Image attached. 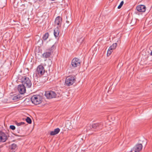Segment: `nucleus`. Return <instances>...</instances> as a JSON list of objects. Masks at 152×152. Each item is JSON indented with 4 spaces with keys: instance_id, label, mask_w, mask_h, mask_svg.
<instances>
[{
    "instance_id": "obj_1",
    "label": "nucleus",
    "mask_w": 152,
    "mask_h": 152,
    "mask_svg": "<svg viewBox=\"0 0 152 152\" xmlns=\"http://www.w3.org/2000/svg\"><path fill=\"white\" fill-rule=\"evenodd\" d=\"M139 142V143L135 145L132 149V152H139L142 148V145H146L147 143L146 140L145 138L140 140Z\"/></svg>"
},
{
    "instance_id": "obj_23",
    "label": "nucleus",
    "mask_w": 152,
    "mask_h": 152,
    "mask_svg": "<svg viewBox=\"0 0 152 152\" xmlns=\"http://www.w3.org/2000/svg\"><path fill=\"white\" fill-rule=\"evenodd\" d=\"M112 51V50H109V48L107 53V56H109L111 54Z\"/></svg>"
},
{
    "instance_id": "obj_20",
    "label": "nucleus",
    "mask_w": 152,
    "mask_h": 152,
    "mask_svg": "<svg viewBox=\"0 0 152 152\" xmlns=\"http://www.w3.org/2000/svg\"><path fill=\"white\" fill-rule=\"evenodd\" d=\"M56 47L55 46V45H53L52 46V47L50 48L48 50L50 52H51V53H53V50Z\"/></svg>"
},
{
    "instance_id": "obj_19",
    "label": "nucleus",
    "mask_w": 152,
    "mask_h": 152,
    "mask_svg": "<svg viewBox=\"0 0 152 152\" xmlns=\"http://www.w3.org/2000/svg\"><path fill=\"white\" fill-rule=\"evenodd\" d=\"M49 33L48 32L45 33L42 39L44 40H46L48 38L49 36Z\"/></svg>"
},
{
    "instance_id": "obj_17",
    "label": "nucleus",
    "mask_w": 152,
    "mask_h": 152,
    "mask_svg": "<svg viewBox=\"0 0 152 152\" xmlns=\"http://www.w3.org/2000/svg\"><path fill=\"white\" fill-rule=\"evenodd\" d=\"M117 45V44L116 43L113 44L112 45L110 46L109 47V50H113L115 49Z\"/></svg>"
},
{
    "instance_id": "obj_8",
    "label": "nucleus",
    "mask_w": 152,
    "mask_h": 152,
    "mask_svg": "<svg viewBox=\"0 0 152 152\" xmlns=\"http://www.w3.org/2000/svg\"><path fill=\"white\" fill-rule=\"evenodd\" d=\"M56 95V94L55 92L52 91H46L45 94V96L48 99H51L55 98Z\"/></svg>"
},
{
    "instance_id": "obj_28",
    "label": "nucleus",
    "mask_w": 152,
    "mask_h": 152,
    "mask_svg": "<svg viewBox=\"0 0 152 152\" xmlns=\"http://www.w3.org/2000/svg\"><path fill=\"white\" fill-rule=\"evenodd\" d=\"M15 124L18 126V123L17 121H15Z\"/></svg>"
},
{
    "instance_id": "obj_14",
    "label": "nucleus",
    "mask_w": 152,
    "mask_h": 152,
    "mask_svg": "<svg viewBox=\"0 0 152 152\" xmlns=\"http://www.w3.org/2000/svg\"><path fill=\"white\" fill-rule=\"evenodd\" d=\"M52 53L51 52L48 51L42 54V57L45 58H49Z\"/></svg>"
},
{
    "instance_id": "obj_6",
    "label": "nucleus",
    "mask_w": 152,
    "mask_h": 152,
    "mask_svg": "<svg viewBox=\"0 0 152 152\" xmlns=\"http://www.w3.org/2000/svg\"><path fill=\"white\" fill-rule=\"evenodd\" d=\"M81 63V61L79 59L75 58L72 61V66L74 68L77 67L80 65Z\"/></svg>"
},
{
    "instance_id": "obj_11",
    "label": "nucleus",
    "mask_w": 152,
    "mask_h": 152,
    "mask_svg": "<svg viewBox=\"0 0 152 152\" xmlns=\"http://www.w3.org/2000/svg\"><path fill=\"white\" fill-rule=\"evenodd\" d=\"M26 87L24 85L22 84H20L18 86V89L21 94H24L26 91Z\"/></svg>"
},
{
    "instance_id": "obj_22",
    "label": "nucleus",
    "mask_w": 152,
    "mask_h": 152,
    "mask_svg": "<svg viewBox=\"0 0 152 152\" xmlns=\"http://www.w3.org/2000/svg\"><path fill=\"white\" fill-rule=\"evenodd\" d=\"M124 4V1H122L120 3L119 5L118 6V9H120Z\"/></svg>"
},
{
    "instance_id": "obj_24",
    "label": "nucleus",
    "mask_w": 152,
    "mask_h": 152,
    "mask_svg": "<svg viewBox=\"0 0 152 152\" xmlns=\"http://www.w3.org/2000/svg\"><path fill=\"white\" fill-rule=\"evenodd\" d=\"M10 128L12 130H14L15 129V127L14 125H10Z\"/></svg>"
},
{
    "instance_id": "obj_18",
    "label": "nucleus",
    "mask_w": 152,
    "mask_h": 152,
    "mask_svg": "<svg viewBox=\"0 0 152 152\" xmlns=\"http://www.w3.org/2000/svg\"><path fill=\"white\" fill-rule=\"evenodd\" d=\"M17 147V145L14 143L12 144L10 146V148L13 151L15 150Z\"/></svg>"
},
{
    "instance_id": "obj_10",
    "label": "nucleus",
    "mask_w": 152,
    "mask_h": 152,
    "mask_svg": "<svg viewBox=\"0 0 152 152\" xmlns=\"http://www.w3.org/2000/svg\"><path fill=\"white\" fill-rule=\"evenodd\" d=\"M7 138V136L5 133L0 131V142H5Z\"/></svg>"
},
{
    "instance_id": "obj_4",
    "label": "nucleus",
    "mask_w": 152,
    "mask_h": 152,
    "mask_svg": "<svg viewBox=\"0 0 152 152\" xmlns=\"http://www.w3.org/2000/svg\"><path fill=\"white\" fill-rule=\"evenodd\" d=\"M75 80L74 77L69 76L66 78L65 84L67 86H69L72 85L75 82Z\"/></svg>"
},
{
    "instance_id": "obj_27",
    "label": "nucleus",
    "mask_w": 152,
    "mask_h": 152,
    "mask_svg": "<svg viewBox=\"0 0 152 152\" xmlns=\"http://www.w3.org/2000/svg\"><path fill=\"white\" fill-rule=\"evenodd\" d=\"M150 49H152V46H150ZM150 55L151 56H152V50L151 51V53H150Z\"/></svg>"
},
{
    "instance_id": "obj_29",
    "label": "nucleus",
    "mask_w": 152,
    "mask_h": 152,
    "mask_svg": "<svg viewBox=\"0 0 152 152\" xmlns=\"http://www.w3.org/2000/svg\"><path fill=\"white\" fill-rule=\"evenodd\" d=\"M6 0H4V5H5L6 4Z\"/></svg>"
},
{
    "instance_id": "obj_16",
    "label": "nucleus",
    "mask_w": 152,
    "mask_h": 152,
    "mask_svg": "<svg viewBox=\"0 0 152 152\" xmlns=\"http://www.w3.org/2000/svg\"><path fill=\"white\" fill-rule=\"evenodd\" d=\"M22 97L20 96V94H18L17 95L15 96L12 98V100L15 101H17L20 99H22Z\"/></svg>"
},
{
    "instance_id": "obj_2",
    "label": "nucleus",
    "mask_w": 152,
    "mask_h": 152,
    "mask_svg": "<svg viewBox=\"0 0 152 152\" xmlns=\"http://www.w3.org/2000/svg\"><path fill=\"white\" fill-rule=\"evenodd\" d=\"M20 82L26 88H31L32 83L31 80L28 77L25 76H20L19 77Z\"/></svg>"
},
{
    "instance_id": "obj_21",
    "label": "nucleus",
    "mask_w": 152,
    "mask_h": 152,
    "mask_svg": "<svg viewBox=\"0 0 152 152\" xmlns=\"http://www.w3.org/2000/svg\"><path fill=\"white\" fill-rule=\"evenodd\" d=\"M26 122L29 124H31L32 123V121L31 119L29 117H28L26 119Z\"/></svg>"
},
{
    "instance_id": "obj_31",
    "label": "nucleus",
    "mask_w": 152,
    "mask_h": 152,
    "mask_svg": "<svg viewBox=\"0 0 152 152\" xmlns=\"http://www.w3.org/2000/svg\"><path fill=\"white\" fill-rule=\"evenodd\" d=\"M17 131H18L17 132H18V133H19V131H20V130H17Z\"/></svg>"
},
{
    "instance_id": "obj_13",
    "label": "nucleus",
    "mask_w": 152,
    "mask_h": 152,
    "mask_svg": "<svg viewBox=\"0 0 152 152\" xmlns=\"http://www.w3.org/2000/svg\"><path fill=\"white\" fill-rule=\"evenodd\" d=\"M59 33V29L57 26L56 28L54 29V35L56 38L58 37Z\"/></svg>"
},
{
    "instance_id": "obj_3",
    "label": "nucleus",
    "mask_w": 152,
    "mask_h": 152,
    "mask_svg": "<svg viewBox=\"0 0 152 152\" xmlns=\"http://www.w3.org/2000/svg\"><path fill=\"white\" fill-rule=\"evenodd\" d=\"M42 97L39 95H33L31 98L32 103L35 105L40 104L42 102Z\"/></svg>"
},
{
    "instance_id": "obj_9",
    "label": "nucleus",
    "mask_w": 152,
    "mask_h": 152,
    "mask_svg": "<svg viewBox=\"0 0 152 152\" xmlns=\"http://www.w3.org/2000/svg\"><path fill=\"white\" fill-rule=\"evenodd\" d=\"M92 128L96 129V131L101 130L103 127V124L101 123L93 124L91 125Z\"/></svg>"
},
{
    "instance_id": "obj_12",
    "label": "nucleus",
    "mask_w": 152,
    "mask_h": 152,
    "mask_svg": "<svg viewBox=\"0 0 152 152\" xmlns=\"http://www.w3.org/2000/svg\"><path fill=\"white\" fill-rule=\"evenodd\" d=\"M62 22V18L60 16H58L55 19V24L57 25L58 26L60 27Z\"/></svg>"
},
{
    "instance_id": "obj_5",
    "label": "nucleus",
    "mask_w": 152,
    "mask_h": 152,
    "mask_svg": "<svg viewBox=\"0 0 152 152\" xmlns=\"http://www.w3.org/2000/svg\"><path fill=\"white\" fill-rule=\"evenodd\" d=\"M136 9L137 10V11L135 12L136 14L139 15V12H145L146 7L144 5H139L136 7Z\"/></svg>"
},
{
    "instance_id": "obj_15",
    "label": "nucleus",
    "mask_w": 152,
    "mask_h": 152,
    "mask_svg": "<svg viewBox=\"0 0 152 152\" xmlns=\"http://www.w3.org/2000/svg\"><path fill=\"white\" fill-rule=\"evenodd\" d=\"M60 129L59 128L55 129L54 131H51L50 134L51 135H54L58 134L60 132Z\"/></svg>"
},
{
    "instance_id": "obj_32",
    "label": "nucleus",
    "mask_w": 152,
    "mask_h": 152,
    "mask_svg": "<svg viewBox=\"0 0 152 152\" xmlns=\"http://www.w3.org/2000/svg\"><path fill=\"white\" fill-rule=\"evenodd\" d=\"M15 136H20L18 135H17L16 134H15Z\"/></svg>"
},
{
    "instance_id": "obj_25",
    "label": "nucleus",
    "mask_w": 152,
    "mask_h": 152,
    "mask_svg": "<svg viewBox=\"0 0 152 152\" xmlns=\"http://www.w3.org/2000/svg\"><path fill=\"white\" fill-rule=\"evenodd\" d=\"M18 126H21L22 125H23L25 124L24 122H21L20 123H18Z\"/></svg>"
},
{
    "instance_id": "obj_7",
    "label": "nucleus",
    "mask_w": 152,
    "mask_h": 152,
    "mask_svg": "<svg viewBox=\"0 0 152 152\" xmlns=\"http://www.w3.org/2000/svg\"><path fill=\"white\" fill-rule=\"evenodd\" d=\"M45 72V70L43 66L41 65L38 66L37 68L36 74L41 76L43 75Z\"/></svg>"
},
{
    "instance_id": "obj_33",
    "label": "nucleus",
    "mask_w": 152,
    "mask_h": 152,
    "mask_svg": "<svg viewBox=\"0 0 152 152\" xmlns=\"http://www.w3.org/2000/svg\"><path fill=\"white\" fill-rule=\"evenodd\" d=\"M39 0V1H42L43 0Z\"/></svg>"
},
{
    "instance_id": "obj_30",
    "label": "nucleus",
    "mask_w": 152,
    "mask_h": 152,
    "mask_svg": "<svg viewBox=\"0 0 152 152\" xmlns=\"http://www.w3.org/2000/svg\"><path fill=\"white\" fill-rule=\"evenodd\" d=\"M66 23H69V21H68V20H66Z\"/></svg>"
},
{
    "instance_id": "obj_26",
    "label": "nucleus",
    "mask_w": 152,
    "mask_h": 152,
    "mask_svg": "<svg viewBox=\"0 0 152 152\" xmlns=\"http://www.w3.org/2000/svg\"><path fill=\"white\" fill-rule=\"evenodd\" d=\"M3 94L0 92V99L2 97H3Z\"/></svg>"
}]
</instances>
